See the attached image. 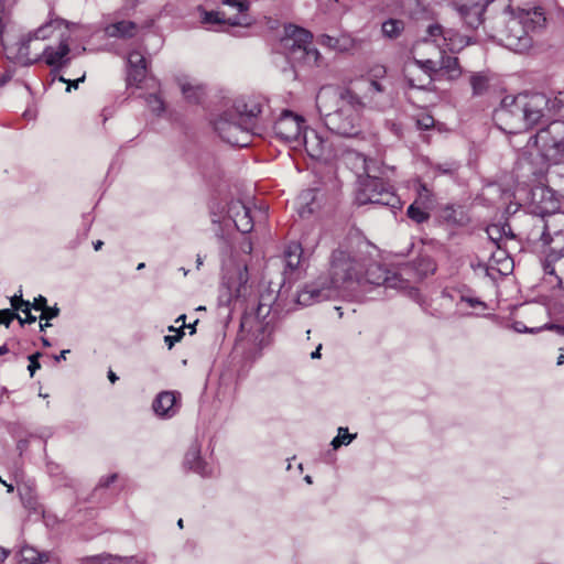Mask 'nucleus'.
<instances>
[{"label":"nucleus","instance_id":"1","mask_svg":"<svg viewBox=\"0 0 564 564\" xmlns=\"http://www.w3.org/2000/svg\"><path fill=\"white\" fill-rule=\"evenodd\" d=\"M382 90L380 83L372 79L359 80L350 87H322L316 96V107L329 131L356 138L364 129L366 100Z\"/></svg>","mask_w":564,"mask_h":564},{"label":"nucleus","instance_id":"2","mask_svg":"<svg viewBox=\"0 0 564 564\" xmlns=\"http://www.w3.org/2000/svg\"><path fill=\"white\" fill-rule=\"evenodd\" d=\"M427 36L415 42L412 47L414 64L429 74L444 70L448 79L462 75L458 58L446 55L445 51L457 52L468 44L464 36L453 29L434 23L426 29Z\"/></svg>","mask_w":564,"mask_h":564},{"label":"nucleus","instance_id":"3","mask_svg":"<svg viewBox=\"0 0 564 564\" xmlns=\"http://www.w3.org/2000/svg\"><path fill=\"white\" fill-rule=\"evenodd\" d=\"M501 12L495 20L496 36L514 52H524L532 45V33L546 24L541 7L512 9L509 0H495Z\"/></svg>","mask_w":564,"mask_h":564},{"label":"nucleus","instance_id":"4","mask_svg":"<svg viewBox=\"0 0 564 564\" xmlns=\"http://www.w3.org/2000/svg\"><path fill=\"white\" fill-rule=\"evenodd\" d=\"M564 160V121H553L528 140L518 160L521 176L532 175L540 180L551 163Z\"/></svg>","mask_w":564,"mask_h":564},{"label":"nucleus","instance_id":"5","mask_svg":"<svg viewBox=\"0 0 564 564\" xmlns=\"http://www.w3.org/2000/svg\"><path fill=\"white\" fill-rule=\"evenodd\" d=\"M364 264L345 250H335L332 254L328 275L318 276L306 284L297 294V302L308 306L317 302L330 300L338 295L339 290L348 282H361Z\"/></svg>","mask_w":564,"mask_h":564},{"label":"nucleus","instance_id":"6","mask_svg":"<svg viewBox=\"0 0 564 564\" xmlns=\"http://www.w3.org/2000/svg\"><path fill=\"white\" fill-rule=\"evenodd\" d=\"M62 32H64L65 35H69L67 22L61 19L51 20L40 26L35 32L23 36L17 43L6 45L7 57L22 65L33 64L40 59L41 55L36 53L34 56H31V44L34 41L46 40L54 35L58 39Z\"/></svg>","mask_w":564,"mask_h":564},{"label":"nucleus","instance_id":"7","mask_svg":"<svg viewBox=\"0 0 564 564\" xmlns=\"http://www.w3.org/2000/svg\"><path fill=\"white\" fill-rule=\"evenodd\" d=\"M357 160L367 175V180L362 183L361 189L357 194L359 205L377 204L383 206L395 207L399 204L398 197L375 172V161L367 160L365 156L357 154Z\"/></svg>","mask_w":564,"mask_h":564},{"label":"nucleus","instance_id":"8","mask_svg":"<svg viewBox=\"0 0 564 564\" xmlns=\"http://www.w3.org/2000/svg\"><path fill=\"white\" fill-rule=\"evenodd\" d=\"M311 39L312 34L307 30L290 24L284 29L281 46L290 61L315 66L318 65L321 54L311 46Z\"/></svg>","mask_w":564,"mask_h":564},{"label":"nucleus","instance_id":"9","mask_svg":"<svg viewBox=\"0 0 564 564\" xmlns=\"http://www.w3.org/2000/svg\"><path fill=\"white\" fill-rule=\"evenodd\" d=\"M247 0H221L215 11H204L202 21L206 24H228L231 26H249L252 22Z\"/></svg>","mask_w":564,"mask_h":564},{"label":"nucleus","instance_id":"10","mask_svg":"<svg viewBox=\"0 0 564 564\" xmlns=\"http://www.w3.org/2000/svg\"><path fill=\"white\" fill-rule=\"evenodd\" d=\"M520 96H506L495 111V120L507 133H520L530 129Z\"/></svg>","mask_w":564,"mask_h":564},{"label":"nucleus","instance_id":"11","mask_svg":"<svg viewBox=\"0 0 564 564\" xmlns=\"http://www.w3.org/2000/svg\"><path fill=\"white\" fill-rule=\"evenodd\" d=\"M214 124L219 137L227 143L237 147H247L250 143L254 124H246L235 118L234 112L225 111Z\"/></svg>","mask_w":564,"mask_h":564},{"label":"nucleus","instance_id":"12","mask_svg":"<svg viewBox=\"0 0 564 564\" xmlns=\"http://www.w3.org/2000/svg\"><path fill=\"white\" fill-rule=\"evenodd\" d=\"M522 99L524 115L530 128L535 126L542 118L553 115L561 107L557 98H550L542 93L519 94Z\"/></svg>","mask_w":564,"mask_h":564},{"label":"nucleus","instance_id":"13","mask_svg":"<svg viewBox=\"0 0 564 564\" xmlns=\"http://www.w3.org/2000/svg\"><path fill=\"white\" fill-rule=\"evenodd\" d=\"M532 221V228L529 230L527 236L530 242L541 243L543 247L549 246L551 243H555L554 247H556L557 249L561 248L560 245L563 236L562 231L553 230L552 236V229L554 228L555 217H533Z\"/></svg>","mask_w":564,"mask_h":564},{"label":"nucleus","instance_id":"14","mask_svg":"<svg viewBox=\"0 0 564 564\" xmlns=\"http://www.w3.org/2000/svg\"><path fill=\"white\" fill-rule=\"evenodd\" d=\"M303 123L302 117L284 110L274 123V133L284 142L297 145L301 143V137L303 135Z\"/></svg>","mask_w":564,"mask_h":564},{"label":"nucleus","instance_id":"15","mask_svg":"<svg viewBox=\"0 0 564 564\" xmlns=\"http://www.w3.org/2000/svg\"><path fill=\"white\" fill-rule=\"evenodd\" d=\"M300 144L312 159L328 161L336 156L332 143L314 129L304 130Z\"/></svg>","mask_w":564,"mask_h":564},{"label":"nucleus","instance_id":"16","mask_svg":"<svg viewBox=\"0 0 564 564\" xmlns=\"http://www.w3.org/2000/svg\"><path fill=\"white\" fill-rule=\"evenodd\" d=\"M524 177L531 178L530 182H538L539 184L533 186L530 192L531 204L534 206V213L541 216L555 217L553 212L557 207V200L554 197V193L542 184V176L536 180L532 175H525Z\"/></svg>","mask_w":564,"mask_h":564},{"label":"nucleus","instance_id":"17","mask_svg":"<svg viewBox=\"0 0 564 564\" xmlns=\"http://www.w3.org/2000/svg\"><path fill=\"white\" fill-rule=\"evenodd\" d=\"M361 281L373 285H383L390 289H399L403 286L404 281L398 273L387 270L379 263H370L365 274H361Z\"/></svg>","mask_w":564,"mask_h":564},{"label":"nucleus","instance_id":"18","mask_svg":"<svg viewBox=\"0 0 564 564\" xmlns=\"http://www.w3.org/2000/svg\"><path fill=\"white\" fill-rule=\"evenodd\" d=\"M227 217L242 234H248L253 228V219L250 215V208L239 199L231 200L228 204Z\"/></svg>","mask_w":564,"mask_h":564},{"label":"nucleus","instance_id":"19","mask_svg":"<svg viewBox=\"0 0 564 564\" xmlns=\"http://www.w3.org/2000/svg\"><path fill=\"white\" fill-rule=\"evenodd\" d=\"M148 72L147 59L139 51H132L128 55V86L140 87L141 83L145 79Z\"/></svg>","mask_w":564,"mask_h":564},{"label":"nucleus","instance_id":"20","mask_svg":"<svg viewBox=\"0 0 564 564\" xmlns=\"http://www.w3.org/2000/svg\"><path fill=\"white\" fill-rule=\"evenodd\" d=\"M58 41L59 44L57 47L46 46L42 52L45 63L52 67H61L68 62L69 35H65V33L62 32L58 35Z\"/></svg>","mask_w":564,"mask_h":564},{"label":"nucleus","instance_id":"21","mask_svg":"<svg viewBox=\"0 0 564 564\" xmlns=\"http://www.w3.org/2000/svg\"><path fill=\"white\" fill-rule=\"evenodd\" d=\"M227 112H234V117L246 124H254V119L261 113V105L254 99H237L231 109Z\"/></svg>","mask_w":564,"mask_h":564},{"label":"nucleus","instance_id":"22","mask_svg":"<svg viewBox=\"0 0 564 564\" xmlns=\"http://www.w3.org/2000/svg\"><path fill=\"white\" fill-rule=\"evenodd\" d=\"M484 0H467V2L458 6L457 10L460 19L470 29H477L482 24V13L485 11Z\"/></svg>","mask_w":564,"mask_h":564},{"label":"nucleus","instance_id":"23","mask_svg":"<svg viewBox=\"0 0 564 564\" xmlns=\"http://www.w3.org/2000/svg\"><path fill=\"white\" fill-rule=\"evenodd\" d=\"M412 58L405 63L404 76L410 87L417 89H427L433 83V75L429 74L414 64V54L411 52Z\"/></svg>","mask_w":564,"mask_h":564},{"label":"nucleus","instance_id":"24","mask_svg":"<svg viewBox=\"0 0 564 564\" xmlns=\"http://www.w3.org/2000/svg\"><path fill=\"white\" fill-rule=\"evenodd\" d=\"M152 408L161 417H172L177 412V395L172 391H163L153 401Z\"/></svg>","mask_w":564,"mask_h":564},{"label":"nucleus","instance_id":"25","mask_svg":"<svg viewBox=\"0 0 564 564\" xmlns=\"http://www.w3.org/2000/svg\"><path fill=\"white\" fill-rule=\"evenodd\" d=\"M138 25L132 21H118L105 28V33L109 37L128 39L137 34Z\"/></svg>","mask_w":564,"mask_h":564},{"label":"nucleus","instance_id":"26","mask_svg":"<svg viewBox=\"0 0 564 564\" xmlns=\"http://www.w3.org/2000/svg\"><path fill=\"white\" fill-rule=\"evenodd\" d=\"M546 274H555L556 270L564 274V248L551 247L543 262Z\"/></svg>","mask_w":564,"mask_h":564},{"label":"nucleus","instance_id":"27","mask_svg":"<svg viewBox=\"0 0 564 564\" xmlns=\"http://www.w3.org/2000/svg\"><path fill=\"white\" fill-rule=\"evenodd\" d=\"M254 322L256 328H254V341L256 344L263 348L270 344V336L272 334V327L269 325V323H261L259 321H254L253 318H246L241 326L246 327L249 323Z\"/></svg>","mask_w":564,"mask_h":564},{"label":"nucleus","instance_id":"28","mask_svg":"<svg viewBox=\"0 0 564 564\" xmlns=\"http://www.w3.org/2000/svg\"><path fill=\"white\" fill-rule=\"evenodd\" d=\"M185 465L197 474L206 476L210 474L207 465L202 460L199 449L197 446H193L188 449L185 455Z\"/></svg>","mask_w":564,"mask_h":564},{"label":"nucleus","instance_id":"29","mask_svg":"<svg viewBox=\"0 0 564 564\" xmlns=\"http://www.w3.org/2000/svg\"><path fill=\"white\" fill-rule=\"evenodd\" d=\"M405 23L401 19H388L381 24V32L386 39L395 40L404 32Z\"/></svg>","mask_w":564,"mask_h":564},{"label":"nucleus","instance_id":"30","mask_svg":"<svg viewBox=\"0 0 564 564\" xmlns=\"http://www.w3.org/2000/svg\"><path fill=\"white\" fill-rule=\"evenodd\" d=\"M302 259V247L299 243H291L284 251L285 267L291 271L299 268Z\"/></svg>","mask_w":564,"mask_h":564},{"label":"nucleus","instance_id":"31","mask_svg":"<svg viewBox=\"0 0 564 564\" xmlns=\"http://www.w3.org/2000/svg\"><path fill=\"white\" fill-rule=\"evenodd\" d=\"M18 490H19V495L21 497L22 503L24 505L25 508H28L34 512H39L41 510V506L37 501V497L30 486L24 485L22 487H19Z\"/></svg>","mask_w":564,"mask_h":564},{"label":"nucleus","instance_id":"32","mask_svg":"<svg viewBox=\"0 0 564 564\" xmlns=\"http://www.w3.org/2000/svg\"><path fill=\"white\" fill-rule=\"evenodd\" d=\"M317 192L315 189H306L299 196L300 215L303 217L305 214H312L315 212L314 202L316 199Z\"/></svg>","mask_w":564,"mask_h":564},{"label":"nucleus","instance_id":"33","mask_svg":"<svg viewBox=\"0 0 564 564\" xmlns=\"http://www.w3.org/2000/svg\"><path fill=\"white\" fill-rule=\"evenodd\" d=\"M470 86L473 89L474 96H481L484 95L489 87V79L488 77L482 73H475L470 76Z\"/></svg>","mask_w":564,"mask_h":564},{"label":"nucleus","instance_id":"34","mask_svg":"<svg viewBox=\"0 0 564 564\" xmlns=\"http://www.w3.org/2000/svg\"><path fill=\"white\" fill-rule=\"evenodd\" d=\"M22 560L20 564H47L48 558L44 554L37 553L32 547H24L21 551Z\"/></svg>","mask_w":564,"mask_h":564},{"label":"nucleus","instance_id":"35","mask_svg":"<svg viewBox=\"0 0 564 564\" xmlns=\"http://www.w3.org/2000/svg\"><path fill=\"white\" fill-rule=\"evenodd\" d=\"M487 234L489 238L497 243L503 237L513 238V234L511 232L509 225H491L487 228Z\"/></svg>","mask_w":564,"mask_h":564},{"label":"nucleus","instance_id":"36","mask_svg":"<svg viewBox=\"0 0 564 564\" xmlns=\"http://www.w3.org/2000/svg\"><path fill=\"white\" fill-rule=\"evenodd\" d=\"M178 86L181 87L182 94L191 102H197L199 100L200 90L198 87L193 86L185 78H177Z\"/></svg>","mask_w":564,"mask_h":564},{"label":"nucleus","instance_id":"37","mask_svg":"<svg viewBox=\"0 0 564 564\" xmlns=\"http://www.w3.org/2000/svg\"><path fill=\"white\" fill-rule=\"evenodd\" d=\"M144 99L147 106L153 113L160 116L165 111V104L160 94H149Z\"/></svg>","mask_w":564,"mask_h":564},{"label":"nucleus","instance_id":"38","mask_svg":"<svg viewBox=\"0 0 564 564\" xmlns=\"http://www.w3.org/2000/svg\"><path fill=\"white\" fill-rule=\"evenodd\" d=\"M425 208L426 207H423L422 205L414 202L409 206L406 214L409 218H411L415 223L422 224L426 221L430 217L429 213L424 210Z\"/></svg>","mask_w":564,"mask_h":564},{"label":"nucleus","instance_id":"39","mask_svg":"<svg viewBox=\"0 0 564 564\" xmlns=\"http://www.w3.org/2000/svg\"><path fill=\"white\" fill-rule=\"evenodd\" d=\"M416 193L417 198L414 200L415 203L422 205L423 207H429L432 204V192L425 184L420 183L417 185Z\"/></svg>","mask_w":564,"mask_h":564},{"label":"nucleus","instance_id":"40","mask_svg":"<svg viewBox=\"0 0 564 564\" xmlns=\"http://www.w3.org/2000/svg\"><path fill=\"white\" fill-rule=\"evenodd\" d=\"M104 560L106 562L105 564H143V561L135 556L120 557L107 555L104 557Z\"/></svg>","mask_w":564,"mask_h":564},{"label":"nucleus","instance_id":"41","mask_svg":"<svg viewBox=\"0 0 564 564\" xmlns=\"http://www.w3.org/2000/svg\"><path fill=\"white\" fill-rule=\"evenodd\" d=\"M18 319L19 321V314L9 310V308H6V310H0V324H3L6 325L7 327L10 326L11 322L13 319Z\"/></svg>","mask_w":564,"mask_h":564},{"label":"nucleus","instance_id":"42","mask_svg":"<svg viewBox=\"0 0 564 564\" xmlns=\"http://www.w3.org/2000/svg\"><path fill=\"white\" fill-rule=\"evenodd\" d=\"M30 303L29 301H24L22 299V292L20 291L19 294H14L11 299H10V304H11V307L13 312H18V311H22L23 307Z\"/></svg>","mask_w":564,"mask_h":564},{"label":"nucleus","instance_id":"43","mask_svg":"<svg viewBox=\"0 0 564 564\" xmlns=\"http://www.w3.org/2000/svg\"><path fill=\"white\" fill-rule=\"evenodd\" d=\"M59 314V308L54 305V306H46L43 311H42V314L40 316V319L43 321H50V319H53L55 317H57Z\"/></svg>","mask_w":564,"mask_h":564},{"label":"nucleus","instance_id":"44","mask_svg":"<svg viewBox=\"0 0 564 564\" xmlns=\"http://www.w3.org/2000/svg\"><path fill=\"white\" fill-rule=\"evenodd\" d=\"M31 303H28L23 310L21 311L23 314H25V317L22 318L20 315H19V322L21 325H24V324H32L36 321V316L32 315L31 314Z\"/></svg>","mask_w":564,"mask_h":564},{"label":"nucleus","instance_id":"45","mask_svg":"<svg viewBox=\"0 0 564 564\" xmlns=\"http://www.w3.org/2000/svg\"><path fill=\"white\" fill-rule=\"evenodd\" d=\"M355 437H356V434L346 433L347 441H343L341 435H337L336 437L333 438L330 445L333 446L334 449H337L341 445L350 444Z\"/></svg>","mask_w":564,"mask_h":564},{"label":"nucleus","instance_id":"46","mask_svg":"<svg viewBox=\"0 0 564 564\" xmlns=\"http://www.w3.org/2000/svg\"><path fill=\"white\" fill-rule=\"evenodd\" d=\"M40 357H41V354H40V352H35V354H33V355L29 356V361H30V364H29L28 369H29V371H30V376H31V377H33V376H34V373H35V371H36L37 369H40V368H41V365H40V362H39V358H40Z\"/></svg>","mask_w":564,"mask_h":564},{"label":"nucleus","instance_id":"47","mask_svg":"<svg viewBox=\"0 0 564 564\" xmlns=\"http://www.w3.org/2000/svg\"><path fill=\"white\" fill-rule=\"evenodd\" d=\"M47 306V301L44 296L39 295L34 299L33 303H31V307L35 311H43Z\"/></svg>","mask_w":564,"mask_h":564},{"label":"nucleus","instance_id":"48","mask_svg":"<svg viewBox=\"0 0 564 564\" xmlns=\"http://www.w3.org/2000/svg\"><path fill=\"white\" fill-rule=\"evenodd\" d=\"M417 124L422 129H430L434 124V119L431 116H423L421 119L417 120Z\"/></svg>","mask_w":564,"mask_h":564},{"label":"nucleus","instance_id":"49","mask_svg":"<svg viewBox=\"0 0 564 564\" xmlns=\"http://www.w3.org/2000/svg\"><path fill=\"white\" fill-rule=\"evenodd\" d=\"M512 261L510 259H505L502 262H501V268L498 269V271L502 274H508L511 270H512Z\"/></svg>","mask_w":564,"mask_h":564},{"label":"nucleus","instance_id":"50","mask_svg":"<svg viewBox=\"0 0 564 564\" xmlns=\"http://www.w3.org/2000/svg\"><path fill=\"white\" fill-rule=\"evenodd\" d=\"M118 478V475L117 474H111L107 477H104L100 479L99 481V486L100 487H108L109 485H111L112 482H115Z\"/></svg>","mask_w":564,"mask_h":564},{"label":"nucleus","instance_id":"51","mask_svg":"<svg viewBox=\"0 0 564 564\" xmlns=\"http://www.w3.org/2000/svg\"><path fill=\"white\" fill-rule=\"evenodd\" d=\"M182 334L183 333H180L175 336H165L164 337V341L166 343L169 349H171L174 346V344L180 340Z\"/></svg>","mask_w":564,"mask_h":564},{"label":"nucleus","instance_id":"52","mask_svg":"<svg viewBox=\"0 0 564 564\" xmlns=\"http://www.w3.org/2000/svg\"><path fill=\"white\" fill-rule=\"evenodd\" d=\"M85 79V76H82L80 78L74 80V82H70V80H66L64 77H59V80L61 82H64V83H68V87H67V91H70V88L74 87V88H77L78 87V84L80 82H84Z\"/></svg>","mask_w":564,"mask_h":564},{"label":"nucleus","instance_id":"53","mask_svg":"<svg viewBox=\"0 0 564 564\" xmlns=\"http://www.w3.org/2000/svg\"><path fill=\"white\" fill-rule=\"evenodd\" d=\"M460 302L468 303L470 307H475L477 305H484V303L481 301H479L478 299H473V297L462 296Z\"/></svg>","mask_w":564,"mask_h":564},{"label":"nucleus","instance_id":"54","mask_svg":"<svg viewBox=\"0 0 564 564\" xmlns=\"http://www.w3.org/2000/svg\"><path fill=\"white\" fill-rule=\"evenodd\" d=\"M69 354V349H64L59 352V355L55 356L54 359L56 362L66 359V355Z\"/></svg>","mask_w":564,"mask_h":564},{"label":"nucleus","instance_id":"55","mask_svg":"<svg viewBox=\"0 0 564 564\" xmlns=\"http://www.w3.org/2000/svg\"><path fill=\"white\" fill-rule=\"evenodd\" d=\"M549 329H555L557 333L564 335V325H550L547 326Z\"/></svg>","mask_w":564,"mask_h":564},{"label":"nucleus","instance_id":"56","mask_svg":"<svg viewBox=\"0 0 564 564\" xmlns=\"http://www.w3.org/2000/svg\"><path fill=\"white\" fill-rule=\"evenodd\" d=\"M322 345H318L317 348L311 354L312 359H316L321 357Z\"/></svg>","mask_w":564,"mask_h":564},{"label":"nucleus","instance_id":"57","mask_svg":"<svg viewBox=\"0 0 564 564\" xmlns=\"http://www.w3.org/2000/svg\"><path fill=\"white\" fill-rule=\"evenodd\" d=\"M9 555V551L0 547V562H3Z\"/></svg>","mask_w":564,"mask_h":564},{"label":"nucleus","instance_id":"58","mask_svg":"<svg viewBox=\"0 0 564 564\" xmlns=\"http://www.w3.org/2000/svg\"><path fill=\"white\" fill-rule=\"evenodd\" d=\"M346 433H348V429L346 427H339L338 429V435H341L343 441H347Z\"/></svg>","mask_w":564,"mask_h":564},{"label":"nucleus","instance_id":"59","mask_svg":"<svg viewBox=\"0 0 564 564\" xmlns=\"http://www.w3.org/2000/svg\"><path fill=\"white\" fill-rule=\"evenodd\" d=\"M108 379L111 381V383H115L118 380V377L112 370L108 371Z\"/></svg>","mask_w":564,"mask_h":564},{"label":"nucleus","instance_id":"60","mask_svg":"<svg viewBox=\"0 0 564 564\" xmlns=\"http://www.w3.org/2000/svg\"><path fill=\"white\" fill-rule=\"evenodd\" d=\"M440 170L443 172V173H451L453 172L454 170H456V165L455 164H448V166L446 169H441Z\"/></svg>","mask_w":564,"mask_h":564},{"label":"nucleus","instance_id":"61","mask_svg":"<svg viewBox=\"0 0 564 564\" xmlns=\"http://www.w3.org/2000/svg\"><path fill=\"white\" fill-rule=\"evenodd\" d=\"M241 248H242L243 252H246V253H250L252 250L251 243L249 241L243 243Z\"/></svg>","mask_w":564,"mask_h":564},{"label":"nucleus","instance_id":"62","mask_svg":"<svg viewBox=\"0 0 564 564\" xmlns=\"http://www.w3.org/2000/svg\"><path fill=\"white\" fill-rule=\"evenodd\" d=\"M102 245L104 242L101 240H97L96 242H94V249L98 251L101 249Z\"/></svg>","mask_w":564,"mask_h":564},{"label":"nucleus","instance_id":"63","mask_svg":"<svg viewBox=\"0 0 564 564\" xmlns=\"http://www.w3.org/2000/svg\"><path fill=\"white\" fill-rule=\"evenodd\" d=\"M50 326H51V323L48 321H46L45 323H40V329L42 332L45 330Z\"/></svg>","mask_w":564,"mask_h":564},{"label":"nucleus","instance_id":"64","mask_svg":"<svg viewBox=\"0 0 564 564\" xmlns=\"http://www.w3.org/2000/svg\"><path fill=\"white\" fill-rule=\"evenodd\" d=\"M564 364V352L560 354V356L557 357V365H563Z\"/></svg>","mask_w":564,"mask_h":564}]
</instances>
